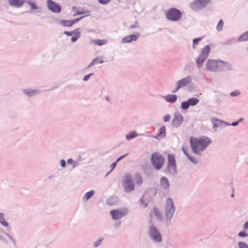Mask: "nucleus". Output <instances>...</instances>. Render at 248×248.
Instances as JSON below:
<instances>
[{"mask_svg":"<svg viewBox=\"0 0 248 248\" xmlns=\"http://www.w3.org/2000/svg\"><path fill=\"white\" fill-rule=\"evenodd\" d=\"M202 37H199V38H195L193 40V46H192V47L193 49H195V45H197L198 43V42L199 41H200L201 40H202Z\"/></svg>","mask_w":248,"mask_h":248,"instance_id":"4c0bfd02","label":"nucleus"},{"mask_svg":"<svg viewBox=\"0 0 248 248\" xmlns=\"http://www.w3.org/2000/svg\"><path fill=\"white\" fill-rule=\"evenodd\" d=\"M67 163L68 164H72L73 163V160L72 158H69L67 160Z\"/></svg>","mask_w":248,"mask_h":248,"instance_id":"e2e57ef3","label":"nucleus"},{"mask_svg":"<svg viewBox=\"0 0 248 248\" xmlns=\"http://www.w3.org/2000/svg\"><path fill=\"white\" fill-rule=\"evenodd\" d=\"M138 134L136 133V131H132L125 136V138L127 140H130L136 138Z\"/></svg>","mask_w":248,"mask_h":248,"instance_id":"c85d7f7f","label":"nucleus"},{"mask_svg":"<svg viewBox=\"0 0 248 248\" xmlns=\"http://www.w3.org/2000/svg\"><path fill=\"white\" fill-rule=\"evenodd\" d=\"M121 221H117L115 223L114 227L116 229H118L120 227L121 225Z\"/></svg>","mask_w":248,"mask_h":248,"instance_id":"6e6d98bb","label":"nucleus"},{"mask_svg":"<svg viewBox=\"0 0 248 248\" xmlns=\"http://www.w3.org/2000/svg\"><path fill=\"white\" fill-rule=\"evenodd\" d=\"M192 79L193 78L191 76H187L177 81L176 83L179 85V87L182 88L188 85L192 82Z\"/></svg>","mask_w":248,"mask_h":248,"instance_id":"dca6fc26","label":"nucleus"},{"mask_svg":"<svg viewBox=\"0 0 248 248\" xmlns=\"http://www.w3.org/2000/svg\"><path fill=\"white\" fill-rule=\"evenodd\" d=\"M0 223L4 227H7L8 223L5 220L3 216V214L0 213Z\"/></svg>","mask_w":248,"mask_h":248,"instance_id":"7c9ffc66","label":"nucleus"},{"mask_svg":"<svg viewBox=\"0 0 248 248\" xmlns=\"http://www.w3.org/2000/svg\"><path fill=\"white\" fill-rule=\"evenodd\" d=\"M165 101L167 102L173 103L176 101L177 97L175 94H169L165 96H162Z\"/></svg>","mask_w":248,"mask_h":248,"instance_id":"4be33fe9","label":"nucleus"},{"mask_svg":"<svg viewBox=\"0 0 248 248\" xmlns=\"http://www.w3.org/2000/svg\"><path fill=\"white\" fill-rule=\"evenodd\" d=\"M122 186L125 192L129 193L135 189V185L133 181L132 175L129 173H126L123 177Z\"/></svg>","mask_w":248,"mask_h":248,"instance_id":"7ed1b4c3","label":"nucleus"},{"mask_svg":"<svg viewBox=\"0 0 248 248\" xmlns=\"http://www.w3.org/2000/svg\"><path fill=\"white\" fill-rule=\"evenodd\" d=\"M222 68L223 69V70H232V64L228 62H226L222 61L221 63Z\"/></svg>","mask_w":248,"mask_h":248,"instance_id":"5701e85b","label":"nucleus"},{"mask_svg":"<svg viewBox=\"0 0 248 248\" xmlns=\"http://www.w3.org/2000/svg\"><path fill=\"white\" fill-rule=\"evenodd\" d=\"M79 30H80L79 28H77L75 30H74V31H72L71 32H73V34H74L76 35V34L77 32H80Z\"/></svg>","mask_w":248,"mask_h":248,"instance_id":"680f3d73","label":"nucleus"},{"mask_svg":"<svg viewBox=\"0 0 248 248\" xmlns=\"http://www.w3.org/2000/svg\"><path fill=\"white\" fill-rule=\"evenodd\" d=\"M148 234L150 238L155 243L162 241V236L159 229L152 223L148 226Z\"/></svg>","mask_w":248,"mask_h":248,"instance_id":"f03ea898","label":"nucleus"},{"mask_svg":"<svg viewBox=\"0 0 248 248\" xmlns=\"http://www.w3.org/2000/svg\"><path fill=\"white\" fill-rule=\"evenodd\" d=\"M154 213L155 215L157 217L158 220H162L163 219V216L162 213L157 208H154Z\"/></svg>","mask_w":248,"mask_h":248,"instance_id":"a878e982","label":"nucleus"},{"mask_svg":"<svg viewBox=\"0 0 248 248\" xmlns=\"http://www.w3.org/2000/svg\"><path fill=\"white\" fill-rule=\"evenodd\" d=\"M198 140H196V138H195L194 140L190 139V147L192 148L193 152L196 155H201V153L205 149H202V146L201 145L197 143Z\"/></svg>","mask_w":248,"mask_h":248,"instance_id":"f8f14e48","label":"nucleus"},{"mask_svg":"<svg viewBox=\"0 0 248 248\" xmlns=\"http://www.w3.org/2000/svg\"><path fill=\"white\" fill-rule=\"evenodd\" d=\"M95 192L94 190H92L90 191L86 192L82 197V200L83 201H86L90 199L94 194Z\"/></svg>","mask_w":248,"mask_h":248,"instance_id":"b1692460","label":"nucleus"},{"mask_svg":"<svg viewBox=\"0 0 248 248\" xmlns=\"http://www.w3.org/2000/svg\"><path fill=\"white\" fill-rule=\"evenodd\" d=\"M175 211L173 200L170 197H168L165 203L164 212L166 218V224L169 226L171 224V220L173 218Z\"/></svg>","mask_w":248,"mask_h":248,"instance_id":"f257e3e1","label":"nucleus"},{"mask_svg":"<svg viewBox=\"0 0 248 248\" xmlns=\"http://www.w3.org/2000/svg\"><path fill=\"white\" fill-rule=\"evenodd\" d=\"M210 52V47L209 45L205 46L201 50L198 57L196 58L195 61L197 67L201 68L203 63L207 59Z\"/></svg>","mask_w":248,"mask_h":248,"instance_id":"39448f33","label":"nucleus"},{"mask_svg":"<svg viewBox=\"0 0 248 248\" xmlns=\"http://www.w3.org/2000/svg\"><path fill=\"white\" fill-rule=\"evenodd\" d=\"M189 106H195L199 102V99L195 97L190 98L187 100Z\"/></svg>","mask_w":248,"mask_h":248,"instance_id":"bb28decb","label":"nucleus"},{"mask_svg":"<svg viewBox=\"0 0 248 248\" xmlns=\"http://www.w3.org/2000/svg\"><path fill=\"white\" fill-rule=\"evenodd\" d=\"M139 36V34L138 33L136 34H131L127 35L124 37L122 39V42L124 43H129L132 41H136Z\"/></svg>","mask_w":248,"mask_h":248,"instance_id":"6ab92c4d","label":"nucleus"},{"mask_svg":"<svg viewBox=\"0 0 248 248\" xmlns=\"http://www.w3.org/2000/svg\"><path fill=\"white\" fill-rule=\"evenodd\" d=\"M212 123L213 125V129L215 131H217L218 127H225L228 125H230V124L221 121L217 118H212Z\"/></svg>","mask_w":248,"mask_h":248,"instance_id":"2eb2a0df","label":"nucleus"},{"mask_svg":"<svg viewBox=\"0 0 248 248\" xmlns=\"http://www.w3.org/2000/svg\"><path fill=\"white\" fill-rule=\"evenodd\" d=\"M6 236L13 242L14 244L16 243V241L9 234L6 233Z\"/></svg>","mask_w":248,"mask_h":248,"instance_id":"5fc2aeb1","label":"nucleus"},{"mask_svg":"<svg viewBox=\"0 0 248 248\" xmlns=\"http://www.w3.org/2000/svg\"><path fill=\"white\" fill-rule=\"evenodd\" d=\"M160 185L163 189L168 190L170 186V184L168 179L165 176H162L160 179Z\"/></svg>","mask_w":248,"mask_h":248,"instance_id":"f3484780","label":"nucleus"},{"mask_svg":"<svg viewBox=\"0 0 248 248\" xmlns=\"http://www.w3.org/2000/svg\"><path fill=\"white\" fill-rule=\"evenodd\" d=\"M97 60H98V59ZM97 62H98L99 63H103L104 62V61L103 60H102V59H101L99 61V60H97L96 63Z\"/></svg>","mask_w":248,"mask_h":248,"instance_id":"774afa93","label":"nucleus"},{"mask_svg":"<svg viewBox=\"0 0 248 248\" xmlns=\"http://www.w3.org/2000/svg\"><path fill=\"white\" fill-rule=\"evenodd\" d=\"M144 196V195L140 199V202H141L144 205L143 207L145 208L147 206L148 203L146 202H144V201H143V196Z\"/></svg>","mask_w":248,"mask_h":248,"instance_id":"8fccbe9b","label":"nucleus"},{"mask_svg":"<svg viewBox=\"0 0 248 248\" xmlns=\"http://www.w3.org/2000/svg\"><path fill=\"white\" fill-rule=\"evenodd\" d=\"M24 2L28 4L31 6V9L36 10L39 8L34 2L31 1V0H25Z\"/></svg>","mask_w":248,"mask_h":248,"instance_id":"c756f323","label":"nucleus"},{"mask_svg":"<svg viewBox=\"0 0 248 248\" xmlns=\"http://www.w3.org/2000/svg\"><path fill=\"white\" fill-rule=\"evenodd\" d=\"M60 165H61V167L64 168L66 166L65 161L63 159H61L60 160Z\"/></svg>","mask_w":248,"mask_h":248,"instance_id":"603ef678","label":"nucleus"},{"mask_svg":"<svg viewBox=\"0 0 248 248\" xmlns=\"http://www.w3.org/2000/svg\"><path fill=\"white\" fill-rule=\"evenodd\" d=\"M137 27V26L136 25H131L129 28L131 29H134V28H136Z\"/></svg>","mask_w":248,"mask_h":248,"instance_id":"0e129e2a","label":"nucleus"},{"mask_svg":"<svg viewBox=\"0 0 248 248\" xmlns=\"http://www.w3.org/2000/svg\"><path fill=\"white\" fill-rule=\"evenodd\" d=\"M128 155V154H125L122 156H121L120 157H119L118 158H117L116 160V161H117V163L118 162H119L121 160H122L123 158H124V157H125L126 156H127Z\"/></svg>","mask_w":248,"mask_h":248,"instance_id":"864d4df0","label":"nucleus"},{"mask_svg":"<svg viewBox=\"0 0 248 248\" xmlns=\"http://www.w3.org/2000/svg\"><path fill=\"white\" fill-rule=\"evenodd\" d=\"M243 228L245 230L248 229V221L244 223V226H243Z\"/></svg>","mask_w":248,"mask_h":248,"instance_id":"13d9d810","label":"nucleus"},{"mask_svg":"<svg viewBox=\"0 0 248 248\" xmlns=\"http://www.w3.org/2000/svg\"><path fill=\"white\" fill-rule=\"evenodd\" d=\"M168 162L166 169L164 170L165 173L171 176H174L177 173L176 165L175 159L173 155L169 154Z\"/></svg>","mask_w":248,"mask_h":248,"instance_id":"0eeeda50","label":"nucleus"},{"mask_svg":"<svg viewBox=\"0 0 248 248\" xmlns=\"http://www.w3.org/2000/svg\"><path fill=\"white\" fill-rule=\"evenodd\" d=\"M222 61L221 60L209 59L206 63V67L211 72H219L223 70L222 68Z\"/></svg>","mask_w":248,"mask_h":248,"instance_id":"6e6552de","label":"nucleus"},{"mask_svg":"<svg viewBox=\"0 0 248 248\" xmlns=\"http://www.w3.org/2000/svg\"><path fill=\"white\" fill-rule=\"evenodd\" d=\"M238 236L241 237H247L248 236V234L244 231H241L238 233Z\"/></svg>","mask_w":248,"mask_h":248,"instance_id":"a18cd8bd","label":"nucleus"},{"mask_svg":"<svg viewBox=\"0 0 248 248\" xmlns=\"http://www.w3.org/2000/svg\"><path fill=\"white\" fill-rule=\"evenodd\" d=\"M237 40L239 42L245 41L248 40V31L245 32L241 36H240L238 38Z\"/></svg>","mask_w":248,"mask_h":248,"instance_id":"cd10ccee","label":"nucleus"},{"mask_svg":"<svg viewBox=\"0 0 248 248\" xmlns=\"http://www.w3.org/2000/svg\"><path fill=\"white\" fill-rule=\"evenodd\" d=\"M171 117L170 114H167L163 117V121L164 122H168L170 121Z\"/></svg>","mask_w":248,"mask_h":248,"instance_id":"a19ab883","label":"nucleus"},{"mask_svg":"<svg viewBox=\"0 0 248 248\" xmlns=\"http://www.w3.org/2000/svg\"><path fill=\"white\" fill-rule=\"evenodd\" d=\"M94 44L98 46H102L106 43V41L104 40H95L93 41Z\"/></svg>","mask_w":248,"mask_h":248,"instance_id":"c9c22d12","label":"nucleus"},{"mask_svg":"<svg viewBox=\"0 0 248 248\" xmlns=\"http://www.w3.org/2000/svg\"><path fill=\"white\" fill-rule=\"evenodd\" d=\"M73 32H72L71 31H64L63 33L65 34L67 36H71L73 34Z\"/></svg>","mask_w":248,"mask_h":248,"instance_id":"4d7b16f0","label":"nucleus"},{"mask_svg":"<svg viewBox=\"0 0 248 248\" xmlns=\"http://www.w3.org/2000/svg\"><path fill=\"white\" fill-rule=\"evenodd\" d=\"M183 121L184 119L182 115L179 112H175L172 120L171 125L176 128L178 127L182 124Z\"/></svg>","mask_w":248,"mask_h":248,"instance_id":"ddd939ff","label":"nucleus"},{"mask_svg":"<svg viewBox=\"0 0 248 248\" xmlns=\"http://www.w3.org/2000/svg\"><path fill=\"white\" fill-rule=\"evenodd\" d=\"M117 161H116L111 164V165H110L111 170H110V171L107 174H108L110 172H111L114 169L116 166L117 165Z\"/></svg>","mask_w":248,"mask_h":248,"instance_id":"09e8293b","label":"nucleus"},{"mask_svg":"<svg viewBox=\"0 0 248 248\" xmlns=\"http://www.w3.org/2000/svg\"><path fill=\"white\" fill-rule=\"evenodd\" d=\"M98 2L103 5H105L109 2L110 0H98Z\"/></svg>","mask_w":248,"mask_h":248,"instance_id":"de8ad7c7","label":"nucleus"},{"mask_svg":"<svg viewBox=\"0 0 248 248\" xmlns=\"http://www.w3.org/2000/svg\"><path fill=\"white\" fill-rule=\"evenodd\" d=\"M183 151L187 157L189 155V154L187 153V150L184 148H183Z\"/></svg>","mask_w":248,"mask_h":248,"instance_id":"bf43d9fd","label":"nucleus"},{"mask_svg":"<svg viewBox=\"0 0 248 248\" xmlns=\"http://www.w3.org/2000/svg\"><path fill=\"white\" fill-rule=\"evenodd\" d=\"M83 14V13H82V12H78L76 14H75L74 15V16H75L76 15H82Z\"/></svg>","mask_w":248,"mask_h":248,"instance_id":"338daca9","label":"nucleus"},{"mask_svg":"<svg viewBox=\"0 0 248 248\" xmlns=\"http://www.w3.org/2000/svg\"><path fill=\"white\" fill-rule=\"evenodd\" d=\"M81 36L80 32H78L76 33V35L75 36H73L71 40L72 42H75Z\"/></svg>","mask_w":248,"mask_h":248,"instance_id":"e433bc0d","label":"nucleus"},{"mask_svg":"<svg viewBox=\"0 0 248 248\" xmlns=\"http://www.w3.org/2000/svg\"><path fill=\"white\" fill-rule=\"evenodd\" d=\"M238 245L239 248H248V245H247L246 243L239 242H238Z\"/></svg>","mask_w":248,"mask_h":248,"instance_id":"58836bf2","label":"nucleus"},{"mask_svg":"<svg viewBox=\"0 0 248 248\" xmlns=\"http://www.w3.org/2000/svg\"><path fill=\"white\" fill-rule=\"evenodd\" d=\"M210 0H194L190 4L191 8L194 11H199L204 8Z\"/></svg>","mask_w":248,"mask_h":248,"instance_id":"1a4fd4ad","label":"nucleus"},{"mask_svg":"<svg viewBox=\"0 0 248 248\" xmlns=\"http://www.w3.org/2000/svg\"><path fill=\"white\" fill-rule=\"evenodd\" d=\"M25 0H8L9 5L15 8L21 7L24 3Z\"/></svg>","mask_w":248,"mask_h":248,"instance_id":"a211bd4d","label":"nucleus"},{"mask_svg":"<svg viewBox=\"0 0 248 248\" xmlns=\"http://www.w3.org/2000/svg\"><path fill=\"white\" fill-rule=\"evenodd\" d=\"M196 140H198L197 143L201 145L202 149H205L212 142L209 138L204 136L201 137L198 139L196 138Z\"/></svg>","mask_w":248,"mask_h":248,"instance_id":"4468645a","label":"nucleus"},{"mask_svg":"<svg viewBox=\"0 0 248 248\" xmlns=\"http://www.w3.org/2000/svg\"><path fill=\"white\" fill-rule=\"evenodd\" d=\"M22 92L28 97H31L39 93V90L33 89H24Z\"/></svg>","mask_w":248,"mask_h":248,"instance_id":"412c9836","label":"nucleus"},{"mask_svg":"<svg viewBox=\"0 0 248 248\" xmlns=\"http://www.w3.org/2000/svg\"><path fill=\"white\" fill-rule=\"evenodd\" d=\"M61 24L63 26L71 27L72 26L71 20H63L61 21Z\"/></svg>","mask_w":248,"mask_h":248,"instance_id":"473e14b6","label":"nucleus"},{"mask_svg":"<svg viewBox=\"0 0 248 248\" xmlns=\"http://www.w3.org/2000/svg\"><path fill=\"white\" fill-rule=\"evenodd\" d=\"M0 240L3 241H4V242L6 241L5 238L3 236H2L1 235H0Z\"/></svg>","mask_w":248,"mask_h":248,"instance_id":"69168bd1","label":"nucleus"},{"mask_svg":"<svg viewBox=\"0 0 248 248\" xmlns=\"http://www.w3.org/2000/svg\"><path fill=\"white\" fill-rule=\"evenodd\" d=\"M181 88L179 87V85L176 83V87L171 91V93H175L178 92V91Z\"/></svg>","mask_w":248,"mask_h":248,"instance_id":"3c124183","label":"nucleus"},{"mask_svg":"<svg viewBox=\"0 0 248 248\" xmlns=\"http://www.w3.org/2000/svg\"><path fill=\"white\" fill-rule=\"evenodd\" d=\"M187 157L191 162H192L194 164H198L200 161L199 158H195L191 155H189Z\"/></svg>","mask_w":248,"mask_h":248,"instance_id":"2f4dec72","label":"nucleus"},{"mask_svg":"<svg viewBox=\"0 0 248 248\" xmlns=\"http://www.w3.org/2000/svg\"><path fill=\"white\" fill-rule=\"evenodd\" d=\"M189 107V103H188L187 100L186 101H183L181 103V108L182 109H187Z\"/></svg>","mask_w":248,"mask_h":248,"instance_id":"f704fd0d","label":"nucleus"},{"mask_svg":"<svg viewBox=\"0 0 248 248\" xmlns=\"http://www.w3.org/2000/svg\"><path fill=\"white\" fill-rule=\"evenodd\" d=\"M152 165L157 170H160L164 163V157L159 153L152 154L151 158Z\"/></svg>","mask_w":248,"mask_h":248,"instance_id":"423d86ee","label":"nucleus"},{"mask_svg":"<svg viewBox=\"0 0 248 248\" xmlns=\"http://www.w3.org/2000/svg\"><path fill=\"white\" fill-rule=\"evenodd\" d=\"M230 125H232L233 126H235L236 125H237L238 124V122L237 121H236V122H232L231 124H230Z\"/></svg>","mask_w":248,"mask_h":248,"instance_id":"052dcab7","label":"nucleus"},{"mask_svg":"<svg viewBox=\"0 0 248 248\" xmlns=\"http://www.w3.org/2000/svg\"><path fill=\"white\" fill-rule=\"evenodd\" d=\"M165 15L166 19L172 22H176L180 20L182 16L181 12L175 8L168 9L166 11Z\"/></svg>","mask_w":248,"mask_h":248,"instance_id":"20e7f679","label":"nucleus"},{"mask_svg":"<svg viewBox=\"0 0 248 248\" xmlns=\"http://www.w3.org/2000/svg\"><path fill=\"white\" fill-rule=\"evenodd\" d=\"M84 16H81L79 18L74 19V20H71V24H72V25H73L74 24H75V23L78 22L80 19H82Z\"/></svg>","mask_w":248,"mask_h":248,"instance_id":"49530a36","label":"nucleus"},{"mask_svg":"<svg viewBox=\"0 0 248 248\" xmlns=\"http://www.w3.org/2000/svg\"><path fill=\"white\" fill-rule=\"evenodd\" d=\"M93 73H90L88 75H86L84 77L83 80L84 81H87L90 78V77L93 76Z\"/></svg>","mask_w":248,"mask_h":248,"instance_id":"c03bdc74","label":"nucleus"},{"mask_svg":"<svg viewBox=\"0 0 248 248\" xmlns=\"http://www.w3.org/2000/svg\"><path fill=\"white\" fill-rule=\"evenodd\" d=\"M240 94V92L238 90L232 92L230 93L231 96H236Z\"/></svg>","mask_w":248,"mask_h":248,"instance_id":"79ce46f5","label":"nucleus"},{"mask_svg":"<svg viewBox=\"0 0 248 248\" xmlns=\"http://www.w3.org/2000/svg\"><path fill=\"white\" fill-rule=\"evenodd\" d=\"M97 59H98L97 57L95 58L93 60V61L89 64V65L87 67V68H89L93 66L95 63H96Z\"/></svg>","mask_w":248,"mask_h":248,"instance_id":"37998d69","label":"nucleus"},{"mask_svg":"<svg viewBox=\"0 0 248 248\" xmlns=\"http://www.w3.org/2000/svg\"><path fill=\"white\" fill-rule=\"evenodd\" d=\"M166 136V127L165 126L163 125L159 129L158 134L155 136L154 138L157 140H160L162 138H165Z\"/></svg>","mask_w":248,"mask_h":248,"instance_id":"aec40b11","label":"nucleus"},{"mask_svg":"<svg viewBox=\"0 0 248 248\" xmlns=\"http://www.w3.org/2000/svg\"><path fill=\"white\" fill-rule=\"evenodd\" d=\"M223 26V21L222 19H220L216 27V29L218 31H220L222 30Z\"/></svg>","mask_w":248,"mask_h":248,"instance_id":"72a5a7b5","label":"nucleus"},{"mask_svg":"<svg viewBox=\"0 0 248 248\" xmlns=\"http://www.w3.org/2000/svg\"><path fill=\"white\" fill-rule=\"evenodd\" d=\"M46 5L48 10L54 13H59L61 11L60 5L52 0H47Z\"/></svg>","mask_w":248,"mask_h":248,"instance_id":"9b49d317","label":"nucleus"},{"mask_svg":"<svg viewBox=\"0 0 248 248\" xmlns=\"http://www.w3.org/2000/svg\"><path fill=\"white\" fill-rule=\"evenodd\" d=\"M103 240V238H100L98 240L95 241L93 243V247L95 248L98 247L100 245V244Z\"/></svg>","mask_w":248,"mask_h":248,"instance_id":"ea45409f","label":"nucleus"},{"mask_svg":"<svg viewBox=\"0 0 248 248\" xmlns=\"http://www.w3.org/2000/svg\"><path fill=\"white\" fill-rule=\"evenodd\" d=\"M110 214L113 219L118 220L125 216L128 214V211L124 209L113 210L110 211Z\"/></svg>","mask_w":248,"mask_h":248,"instance_id":"9d476101","label":"nucleus"},{"mask_svg":"<svg viewBox=\"0 0 248 248\" xmlns=\"http://www.w3.org/2000/svg\"><path fill=\"white\" fill-rule=\"evenodd\" d=\"M134 179L136 184L140 186L142 184V179L140 174L139 173L137 172L135 173L134 175Z\"/></svg>","mask_w":248,"mask_h":248,"instance_id":"393cba45","label":"nucleus"}]
</instances>
